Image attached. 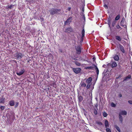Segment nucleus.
Returning <instances> with one entry per match:
<instances>
[{
  "label": "nucleus",
  "mask_w": 132,
  "mask_h": 132,
  "mask_svg": "<svg viewBox=\"0 0 132 132\" xmlns=\"http://www.w3.org/2000/svg\"><path fill=\"white\" fill-rule=\"evenodd\" d=\"M19 105V103L18 102H16V103L15 105V108H16L18 105Z\"/></svg>",
  "instance_id": "obj_41"
},
{
  "label": "nucleus",
  "mask_w": 132,
  "mask_h": 132,
  "mask_svg": "<svg viewBox=\"0 0 132 132\" xmlns=\"http://www.w3.org/2000/svg\"><path fill=\"white\" fill-rule=\"evenodd\" d=\"M5 101V98L4 97L0 99V103H4Z\"/></svg>",
  "instance_id": "obj_19"
},
{
  "label": "nucleus",
  "mask_w": 132,
  "mask_h": 132,
  "mask_svg": "<svg viewBox=\"0 0 132 132\" xmlns=\"http://www.w3.org/2000/svg\"><path fill=\"white\" fill-rule=\"evenodd\" d=\"M78 100L80 102H81L83 100L82 97L81 96H80L78 97Z\"/></svg>",
  "instance_id": "obj_25"
},
{
  "label": "nucleus",
  "mask_w": 132,
  "mask_h": 132,
  "mask_svg": "<svg viewBox=\"0 0 132 132\" xmlns=\"http://www.w3.org/2000/svg\"><path fill=\"white\" fill-rule=\"evenodd\" d=\"M121 77V75H119L118 77L117 78H120V77Z\"/></svg>",
  "instance_id": "obj_47"
},
{
  "label": "nucleus",
  "mask_w": 132,
  "mask_h": 132,
  "mask_svg": "<svg viewBox=\"0 0 132 132\" xmlns=\"http://www.w3.org/2000/svg\"><path fill=\"white\" fill-rule=\"evenodd\" d=\"M72 20V17H69L65 21V24H66L67 23H68L69 24L71 22V20Z\"/></svg>",
  "instance_id": "obj_6"
},
{
  "label": "nucleus",
  "mask_w": 132,
  "mask_h": 132,
  "mask_svg": "<svg viewBox=\"0 0 132 132\" xmlns=\"http://www.w3.org/2000/svg\"><path fill=\"white\" fill-rule=\"evenodd\" d=\"M71 9V7H69L67 9V10L68 11H70Z\"/></svg>",
  "instance_id": "obj_44"
},
{
  "label": "nucleus",
  "mask_w": 132,
  "mask_h": 132,
  "mask_svg": "<svg viewBox=\"0 0 132 132\" xmlns=\"http://www.w3.org/2000/svg\"><path fill=\"white\" fill-rule=\"evenodd\" d=\"M115 127L116 128V129H117V130L119 132H120L121 131V130H120V129L119 127L117 125H115Z\"/></svg>",
  "instance_id": "obj_27"
},
{
  "label": "nucleus",
  "mask_w": 132,
  "mask_h": 132,
  "mask_svg": "<svg viewBox=\"0 0 132 132\" xmlns=\"http://www.w3.org/2000/svg\"><path fill=\"white\" fill-rule=\"evenodd\" d=\"M94 66L95 67V69L96 70V72L97 74V75H98L99 74V70H98V68L95 65H94Z\"/></svg>",
  "instance_id": "obj_23"
},
{
  "label": "nucleus",
  "mask_w": 132,
  "mask_h": 132,
  "mask_svg": "<svg viewBox=\"0 0 132 132\" xmlns=\"http://www.w3.org/2000/svg\"><path fill=\"white\" fill-rule=\"evenodd\" d=\"M119 46L120 50L122 53H125V50L124 47L120 44H119Z\"/></svg>",
  "instance_id": "obj_7"
},
{
  "label": "nucleus",
  "mask_w": 132,
  "mask_h": 132,
  "mask_svg": "<svg viewBox=\"0 0 132 132\" xmlns=\"http://www.w3.org/2000/svg\"><path fill=\"white\" fill-rule=\"evenodd\" d=\"M120 113L121 115H126L127 114V113L125 111H122Z\"/></svg>",
  "instance_id": "obj_22"
},
{
  "label": "nucleus",
  "mask_w": 132,
  "mask_h": 132,
  "mask_svg": "<svg viewBox=\"0 0 132 132\" xmlns=\"http://www.w3.org/2000/svg\"><path fill=\"white\" fill-rule=\"evenodd\" d=\"M116 39L117 40L120 41H121V38L120 37V36H116Z\"/></svg>",
  "instance_id": "obj_24"
},
{
  "label": "nucleus",
  "mask_w": 132,
  "mask_h": 132,
  "mask_svg": "<svg viewBox=\"0 0 132 132\" xmlns=\"http://www.w3.org/2000/svg\"><path fill=\"white\" fill-rule=\"evenodd\" d=\"M9 103L10 105L11 106H13L14 105L15 102L14 100H11L9 102Z\"/></svg>",
  "instance_id": "obj_14"
},
{
  "label": "nucleus",
  "mask_w": 132,
  "mask_h": 132,
  "mask_svg": "<svg viewBox=\"0 0 132 132\" xmlns=\"http://www.w3.org/2000/svg\"><path fill=\"white\" fill-rule=\"evenodd\" d=\"M87 84L86 86V87L87 88V89H88L90 88V85H91V84H90V83H87Z\"/></svg>",
  "instance_id": "obj_35"
},
{
  "label": "nucleus",
  "mask_w": 132,
  "mask_h": 132,
  "mask_svg": "<svg viewBox=\"0 0 132 132\" xmlns=\"http://www.w3.org/2000/svg\"><path fill=\"white\" fill-rule=\"evenodd\" d=\"M92 78L91 77H89L86 81V82L87 83H90L92 81Z\"/></svg>",
  "instance_id": "obj_10"
},
{
  "label": "nucleus",
  "mask_w": 132,
  "mask_h": 132,
  "mask_svg": "<svg viewBox=\"0 0 132 132\" xmlns=\"http://www.w3.org/2000/svg\"><path fill=\"white\" fill-rule=\"evenodd\" d=\"M75 48L77 54L78 55H80L81 52V48L80 46L79 45L75 46Z\"/></svg>",
  "instance_id": "obj_3"
},
{
  "label": "nucleus",
  "mask_w": 132,
  "mask_h": 132,
  "mask_svg": "<svg viewBox=\"0 0 132 132\" xmlns=\"http://www.w3.org/2000/svg\"><path fill=\"white\" fill-rule=\"evenodd\" d=\"M119 96L120 97H121L122 96V95L121 94H119Z\"/></svg>",
  "instance_id": "obj_45"
},
{
  "label": "nucleus",
  "mask_w": 132,
  "mask_h": 132,
  "mask_svg": "<svg viewBox=\"0 0 132 132\" xmlns=\"http://www.w3.org/2000/svg\"><path fill=\"white\" fill-rule=\"evenodd\" d=\"M94 114L95 115L97 114V111L96 110H94Z\"/></svg>",
  "instance_id": "obj_40"
},
{
  "label": "nucleus",
  "mask_w": 132,
  "mask_h": 132,
  "mask_svg": "<svg viewBox=\"0 0 132 132\" xmlns=\"http://www.w3.org/2000/svg\"><path fill=\"white\" fill-rule=\"evenodd\" d=\"M111 106L112 107H115L116 106V104L114 103H113L112 102L111 103Z\"/></svg>",
  "instance_id": "obj_38"
},
{
  "label": "nucleus",
  "mask_w": 132,
  "mask_h": 132,
  "mask_svg": "<svg viewBox=\"0 0 132 132\" xmlns=\"http://www.w3.org/2000/svg\"><path fill=\"white\" fill-rule=\"evenodd\" d=\"M108 23L109 25V26H110V24H111V19L110 18V16H109V17L108 19Z\"/></svg>",
  "instance_id": "obj_32"
},
{
  "label": "nucleus",
  "mask_w": 132,
  "mask_h": 132,
  "mask_svg": "<svg viewBox=\"0 0 132 132\" xmlns=\"http://www.w3.org/2000/svg\"><path fill=\"white\" fill-rule=\"evenodd\" d=\"M74 62L75 63V64L77 66L79 67L81 65V63L77 61H74Z\"/></svg>",
  "instance_id": "obj_18"
},
{
  "label": "nucleus",
  "mask_w": 132,
  "mask_h": 132,
  "mask_svg": "<svg viewBox=\"0 0 132 132\" xmlns=\"http://www.w3.org/2000/svg\"><path fill=\"white\" fill-rule=\"evenodd\" d=\"M24 72V70L23 69L21 70L20 71L18 72H16V74L19 76H20L22 75Z\"/></svg>",
  "instance_id": "obj_8"
},
{
  "label": "nucleus",
  "mask_w": 132,
  "mask_h": 132,
  "mask_svg": "<svg viewBox=\"0 0 132 132\" xmlns=\"http://www.w3.org/2000/svg\"><path fill=\"white\" fill-rule=\"evenodd\" d=\"M23 55L21 53L18 52V51L14 54V56L18 60H20L23 57Z\"/></svg>",
  "instance_id": "obj_2"
},
{
  "label": "nucleus",
  "mask_w": 132,
  "mask_h": 132,
  "mask_svg": "<svg viewBox=\"0 0 132 132\" xmlns=\"http://www.w3.org/2000/svg\"><path fill=\"white\" fill-rule=\"evenodd\" d=\"M93 60L94 61V60H95V57H93Z\"/></svg>",
  "instance_id": "obj_48"
},
{
  "label": "nucleus",
  "mask_w": 132,
  "mask_h": 132,
  "mask_svg": "<svg viewBox=\"0 0 132 132\" xmlns=\"http://www.w3.org/2000/svg\"><path fill=\"white\" fill-rule=\"evenodd\" d=\"M85 58H82L81 57L80 58V60L82 61H88V58L86 57V55H85Z\"/></svg>",
  "instance_id": "obj_11"
},
{
  "label": "nucleus",
  "mask_w": 132,
  "mask_h": 132,
  "mask_svg": "<svg viewBox=\"0 0 132 132\" xmlns=\"http://www.w3.org/2000/svg\"><path fill=\"white\" fill-rule=\"evenodd\" d=\"M13 6V5L12 4L10 6H7L6 7V9H7V10H9V9H11L12 8V7Z\"/></svg>",
  "instance_id": "obj_17"
},
{
  "label": "nucleus",
  "mask_w": 132,
  "mask_h": 132,
  "mask_svg": "<svg viewBox=\"0 0 132 132\" xmlns=\"http://www.w3.org/2000/svg\"><path fill=\"white\" fill-rule=\"evenodd\" d=\"M96 123L98 125H99L100 126H101L102 125V123L101 122H100V121H97L96 122Z\"/></svg>",
  "instance_id": "obj_28"
},
{
  "label": "nucleus",
  "mask_w": 132,
  "mask_h": 132,
  "mask_svg": "<svg viewBox=\"0 0 132 132\" xmlns=\"http://www.w3.org/2000/svg\"><path fill=\"white\" fill-rule=\"evenodd\" d=\"M119 121H120L121 123H122L123 121L122 117V116L121 115V114H119Z\"/></svg>",
  "instance_id": "obj_20"
},
{
  "label": "nucleus",
  "mask_w": 132,
  "mask_h": 132,
  "mask_svg": "<svg viewBox=\"0 0 132 132\" xmlns=\"http://www.w3.org/2000/svg\"><path fill=\"white\" fill-rule=\"evenodd\" d=\"M106 130L107 132H111V130L108 128H106Z\"/></svg>",
  "instance_id": "obj_36"
},
{
  "label": "nucleus",
  "mask_w": 132,
  "mask_h": 132,
  "mask_svg": "<svg viewBox=\"0 0 132 132\" xmlns=\"http://www.w3.org/2000/svg\"><path fill=\"white\" fill-rule=\"evenodd\" d=\"M116 20H114L112 22V26L113 27H114L115 25L116 24Z\"/></svg>",
  "instance_id": "obj_31"
},
{
  "label": "nucleus",
  "mask_w": 132,
  "mask_h": 132,
  "mask_svg": "<svg viewBox=\"0 0 132 132\" xmlns=\"http://www.w3.org/2000/svg\"><path fill=\"white\" fill-rule=\"evenodd\" d=\"M103 6L106 9H108V6L106 4H105Z\"/></svg>",
  "instance_id": "obj_39"
},
{
  "label": "nucleus",
  "mask_w": 132,
  "mask_h": 132,
  "mask_svg": "<svg viewBox=\"0 0 132 132\" xmlns=\"http://www.w3.org/2000/svg\"><path fill=\"white\" fill-rule=\"evenodd\" d=\"M81 86L82 87H85L86 86V84L83 82L82 83Z\"/></svg>",
  "instance_id": "obj_34"
},
{
  "label": "nucleus",
  "mask_w": 132,
  "mask_h": 132,
  "mask_svg": "<svg viewBox=\"0 0 132 132\" xmlns=\"http://www.w3.org/2000/svg\"><path fill=\"white\" fill-rule=\"evenodd\" d=\"M120 18V15L119 14L115 18V20H117L119 19Z\"/></svg>",
  "instance_id": "obj_26"
},
{
  "label": "nucleus",
  "mask_w": 132,
  "mask_h": 132,
  "mask_svg": "<svg viewBox=\"0 0 132 132\" xmlns=\"http://www.w3.org/2000/svg\"><path fill=\"white\" fill-rule=\"evenodd\" d=\"M116 27L117 29H119L120 28H121V27L119 25H118L116 26Z\"/></svg>",
  "instance_id": "obj_43"
},
{
  "label": "nucleus",
  "mask_w": 132,
  "mask_h": 132,
  "mask_svg": "<svg viewBox=\"0 0 132 132\" xmlns=\"http://www.w3.org/2000/svg\"><path fill=\"white\" fill-rule=\"evenodd\" d=\"M117 63L115 61H114L111 64V67L112 68L116 67L117 66Z\"/></svg>",
  "instance_id": "obj_9"
},
{
  "label": "nucleus",
  "mask_w": 132,
  "mask_h": 132,
  "mask_svg": "<svg viewBox=\"0 0 132 132\" xmlns=\"http://www.w3.org/2000/svg\"><path fill=\"white\" fill-rule=\"evenodd\" d=\"M103 114L104 117H106L108 115L105 112H103Z\"/></svg>",
  "instance_id": "obj_30"
},
{
  "label": "nucleus",
  "mask_w": 132,
  "mask_h": 132,
  "mask_svg": "<svg viewBox=\"0 0 132 132\" xmlns=\"http://www.w3.org/2000/svg\"><path fill=\"white\" fill-rule=\"evenodd\" d=\"M81 34L82 35V38L85 35V30L84 28V27H83V29L82 30Z\"/></svg>",
  "instance_id": "obj_21"
},
{
  "label": "nucleus",
  "mask_w": 132,
  "mask_h": 132,
  "mask_svg": "<svg viewBox=\"0 0 132 132\" xmlns=\"http://www.w3.org/2000/svg\"><path fill=\"white\" fill-rule=\"evenodd\" d=\"M84 8H82V11L83 12L82 13H83L84 12Z\"/></svg>",
  "instance_id": "obj_46"
},
{
  "label": "nucleus",
  "mask_w": 132,
  "mask_h": 132,
  "mask_svg": "<svg viewBox=\"0 0 132 132\" xmlns=\"http://www.w3.org/2000/svg\"><path fill=\"white\" fill-rule=\"evenodd\" d=\"M64 32L66 33H70V32H74V30L73 28L71 27L67 28L65 29Z\"/></svg>",
  "instance_id": "obj_5"
},
{
  "label": "nucleus",
  "mask_w": 132,
  "mask_h": 132,
  "mask_svg": "<svg viewBox=\"0 0 132 132\" xmlns=\"http://www.w3.org/2000/svg\"><path fill=\"white\" fill-rule=\"evenodd\" d=\"M125 18H123L121 21V22H120V23H121V26H123V27L124 26V25H123V24L124 23V20H125Z\"/></svg>",
  "instance_id": "obj_16"
},
{
  "label": "nucleus",
  "mask_w": 132,
  "mask_h": 132,
  "mask_svg": "<svg viewBox=\"0 0 132 132\" xmlns=\"http://www.w3.org/2000/svg\"><path fill=\"white\" fill-rule=\"evenodd\" d=\"M61 11V10L60 9L53 8L49 10V12L51 15H59L62 14Z\"/></svg>",
  "instance_id": "obj_1"
},
{
  "label": "nucleus",
  "mask_w": 132,
  "mask_h": 132,
  "mask_svg": "<svg viewBox=\"0 0 132 132\" xmlns=\"http://www.w3.org/2000/svg\"><path fill=\"white\" fill-rule=\"evenodd\" d=\"M131 78V75H129L127 76L123 80L124 81H126L128 79H130Z\"/></svg>",
  "instance_id": "obj_15"
},
{
  "label": "nucleus",
  "mask_w": 132,
  "mask_h": 132,
  "mask_svg": "<svg viewBox=\"0 0 132 132\" xmlns=\"http://www.w3.org/2000/svg\"><path fill=\"white\" fill-rule=\"evenodd\" d=\"M5 108V106H0V108L2 110H3Z\"/></svg>",
  "instance_id": "obj_37"
},
{
  "label": "nucleus",
  "mask_w": 132,
  "mask_h": 132,
  "mask_svg": "<svg viewBox=\"0 0 132 132\" xmlns=\"http://www.w3.org/2000/svg\"><path fill=\"white\" fill-rule=\"evenodd\" d=\"M94 68V67L92 66H90L86 67L85 68V69H93Z\"/></svg>",
  "instance_id": "obj_29"
},
{
  "label": "nucleus",
  "mask_w": 132,
  "mask_h": 132,
  "mask_svg": "<svg viewBox=\"0 0 132 132\" xmlns=\"http://www.w3.org/2000/svg\"><path fill=\"white\" fill-rule=\"evenodd\" d=\"M128 103L130 104H132V101L131 100H129L128 101Z\"/></svg>",
  "instance_id": "obj_42"
},
{
  "label": "nucleus",
  "mask_w": 132,
  "mask_h": 132,
  "mask_svg": "<svg viewBox=\"0 0 132 132\" xmlns=\"http://www.w3.org/2000/svg\"><path fill=\"white\" fill-rule=\"evenodd\" d=\"M72 70L73 72L76 74L80 73L81 70V68H73Z\"/></svg>",
  "instance_id": "obj_4"
},
{
  "label": "nucleus",
  "mask_w": 132,
  "mask_h": 132,
  "mask_svg": "<svg viewBox=\"0 0 132 132\" xmlns=\"http://www.w3.org/2000/svg\"><path fill=\"white\" fill-rule=\"evenodd\" d=\"M47 89H48V90H49V88H48Z\"/></svg>",
  "instance_id": "obj_50"
},
{
  "label": "nucleus",
  "mask_w": 132,
  "mask_h": 132,
  "mask_svg": "<svg viewBox=\"0 0 132 132\" xmlns=\"http://www.w3.org/2000/svg\"><path fill=\"white\" fill-rule=\"evenodd\" d=\"M113 58L116 61H118L119 60V57L118 56L117 54L115 55L113 57Z\"/></svg>",
  "instance_id": "obj_12"
},
{
  "label": "nucleus",
  "mask_w": 132,
  "mask_h": 132,
  "mask_svg": "<svg viewBox=\"0 0 132 132\" xmlns=\"http://www.w3.org/2000/svg\"><path fill=\"white\" fill-rule=\"evenodd\" d=\"M81 15L82 16V18H83L84 19V21H85V14L84 13H82V14Z\"/></svg>",
  "instance_id": "obj_33"
},
{
  "label": "nucleus",
  "mask_w": 132,
  "mask_h": 132,
  "mask_svg": "<svg viewBox=\"0 0 132 132\" xmlns=\"http://www.w3.org/2000/svg\"><path fill=\"white\" fill-rule=\"evenodd\" d=\"M105 126L106 128H108L109 127V125L108 122L107 120H106L105 121Z\"/></svg>",
  "instance_id": "obj_13"
},
{
  "label": "nucleus",
  "mask_w": 132,
  "mask_h": 132,
  "mask_svg": "<svg viewBox=\"0 0 132 132\" xmlns=\"http://www.w3.org/2000/svg\"><path fill=\"white\" fill-rule=\"evenodd\" d=\"M73 60L75 61L77 60V59L75 58H73Z\"/></svg>",
  "instance_id": "obj_49"
}]
</instances>
